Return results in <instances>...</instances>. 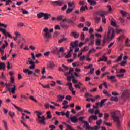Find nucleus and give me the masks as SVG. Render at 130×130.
<instances>
[{"label":"nucleus","mask_w":130,"mask_h":130,"mask_svg":"<svg viewBox=\"0 0 130 130\" xmlns=\"http://www.w3.org/2000/svg\"><path fill=\"white\" fill-rule=\"evenodd\" d=\"M115 36V31L113 28L109 26L108 27V34L106 37H104V40L103 42V46H104L105 43H106V40L111 41L114 38Z\"/></svg>","instance_id":"f257e3e1"},{"label":"nucleus","mask_w":130,"mask_h":130,"mask_svg":"<svg viewBox=\"0 0 130 130\" xmlns=\"http://www.w3.org/2000/svg\"><path fill=\"white\" fill-rule=\"evenodd\" d=\"M111 115L112 118L116 123L117 128L119 129V128H120V126H121V123L120 122V120L119 119V116H120V112L118 111H114L111 113Z\"/></svg>","instance_id":"f03ea898"},{"label":"nucleus","mask_w":130,"mask_h":130,"mask_svg":"<svg viewBox=\"0 0 130 130\" xmlns=\"http://www.w3.org/2000/svg\"><path fill=\"white\" fill-rule=\"evenodd\" d=\"M78 41H75L74 42H72L70 43V51L68 52V54L66 55L65 58H70V57H72V55L71 54V53L72 51L74 50L73 48H75V47H77L78 46Z\"/></svg>","instance_id":"7ed1b4c3"},{"label":"nucleus","mask_w":130,"mask_h":130,"mask_svg":"<svg viewBox=\"0 0 130 130\" xmlns=\"http://www.w3.org/2000/svg\"><path fill=\"white\" fill-rule=\"evenodd\" d=\"M43 32L45 33L43 34L44 38L46 39V41H48V38H50L51 37V34L49 33L53 32V28H51L48 30V28L47 27L45 28V29H43Z\"/></svg>","instance_id":"20e7f679"},{"label":"nucleus","mask_w":130,"mask_h":130,"mask_svg":"<svg viewBox=\"0 0 130 130\" xmlns=\"http://www.w3.org/2000/svg\"><path fill=\"white\" fill-rule=\"evenodd\" d=\"M23 72L25 73V74H28V75H34L35 77H38V75L36 74H39L40 73V70L38 69H36L35 70V72H33V71L30 70L29 69H24L23 70Z\"/></svg>","instance_id":"39448f33"},{"label":"nucleus","mask_w":130,"mask_h":130,"mask_svg":"<svg viewBox=\"0 0 130 130\" xmlns=\"http://www.w3.org/2000/svg\"><path fill=\"white\" fill-rule=\"evenodd\" d=\"M5 86L6 88V89L10 92H11V93H12V94H15L16 90H17V87H16L15 85H13V87L11 89V88L9 87H11L12 86V83H6L5 84Z\"/></svg>","instance_id":"423d86ee"},{"label":"nucleus","mask_w":130,"mask_h":130,"mask_svg":"<svg viewBox=\"0 0 130 130\" xmlns=\"http://www.w3.org/2000/svg\"><path fill=\"white\" fill-rule=\"evenodd\" d=\"M108 14H109V12H108V11H105L101 10L94 13L93 15L95 17H97V16H101V17H103V16H106V15H108Z\"/></svg>","instance_id":"0eeeda50"},{"label":"nucleus","mask_w":130,"mask_h":130,"mask_svg":"<svg viewBox=\"0 0 130 130\" xmlns=\"http://www.w3.org/2000/svg\"><path fill=\"white\" fill-rule=\"evenodd\" d=\"M26 64L28 66L30 64V66L29 67V69L30 70H34L35 69V62L33 61V59H31V58H28V60L26 61Z\"/></svg>","instance_id":"6e6552de"},{"label":"nucleus","mask_w":130,"mask_h":130,"mask_svg":"<svg viewBox=\"0 0 130 130\" xmlns=\"http://www.w3.org/2000/svg\"><path fill=\"white\" fill-rule=\"evenodd\" d=\"M45 117L44 116H40V115H38V118L37 120L39 123H41L42 124H45Z\"/></svg>","instance_id":"1a4fd4ad"},{"label":"nucleus","mask_w":130,"mask_h":130,"mask_svg":"<svg viewBox=\"0 0 130 130\" xmlns=\"http://www.w3.org/2000/svg\"><path fill=\"white\" fill-rule=\"evenodd\" d=\"M122 98L124 99L130 98V90H125L123 92Z\"/></svg>","instance_id":"9d476101"},{"label":"nucleus","mask_w":130,"mask_h":130,"mask_svg":"<svg viewBox=\"0 0 130 130\" xmlns=\"http://www.w3.org/2000/svg\"><path fill=\"white\" fill-rule=\"evenodd\" d=\"M50 4L51 5H52V6H62V2H61L60 0L55 1H50Z\"/></svg>","instance_id":"9b49d317"},{"label":"nucleus","mask_w":130,"mask_h":130,"mask_svg":"<svg viewBox=\"0 0 130 130\" xmlns=\"http://www.w3.org/2000/svg\"><path fill=\"white\" fill-rule=\"evenodd\" d=\"M90 42L88 43V45H93L94 42L95 41V36L93 34H91L90 37Z\"/></svg>","instance_id":"f8f14e48"},{"label":"nucleus","mask_w":130,"mask_h":130,"mask_svg":"<svg viewBox=\"0 0 130 130\" xmlns=\"http://www.w3.org/2000/svg\"><path fill=\"white\" fill-rule=\"evenodd\" d=\"M97 119H98V117H97V116L91 115L88 118V122L89 123H91L93 120H97Z\"/></svg>","instance_id":"ddd939ff"},{"label":"nucleus","mask_w":130,"mask_h":130,"mask_svg":"<svg viewBox=\"0 0 130 130\" xmlns=\"http://www.w3.org/2000/svg\"><path fill=\"white\" fill-rule=\"evenodd\" d=\"M70 119L71 122H73V123H76V122H78V118L75 116L70 117Z\"/></svg>","instance_id":"4468645a"},{"label":"nucleus","mask_w":130,"mask_h":130,"mask_svg":"<svg viewBox=\"0 0 130 130\" xmlns=\"http://www.w3.org/2000/svg\"><path fill=\"white\" fill-rule=\"evenodd\" d=\"M80 34L78 33L77 31H73L71 33V36L74 37V38H78L79 37Z\"/></svg>","instance_id":"2eb2a0df"},{"label":"nucleus","mask_w":130,"mask_h":130,"mask_svg":"<svg viewBox=\"0 0 130 130\" xmlns=\"http://www.w3.org/2000/svg\"><path fill=\"white\" fill-rule=\"evenodd\" d=\"M107 79L109 80H111L112 83L115 82L116 80L115 79V76H107Z\"/></svg>","instance_id":"dca6fc26"},{"label":"nucleus","mask_w":130,"mask_h":130,"mask_svg":"<svg viewBox=\"0 0 130 130\" xmlns=\"http://www.w3.org/2000/svg\"><path fill=\"white\" fill-rule=\"evenodd\" d=\"M61 114L62 116H64V115H66V117L69 118V116H70V111H67L66 113L62 111L61 112Z\"/></svg>","instance_id":"f3484780"},{"label":"nucleus","mask_w":130,"mask_h":130,"mask_svg":"<svg viewBox=\"0 0 130 130\" xmlns=\"http://www.w3.org/2000/svg\"><path fill=\"white\" fill-rule=\"evenodd\" d=\"M50 17H51V14L44 13V20H48Z\"/></svg>","instance_id":"a211bd4d"},{"label":"nucleus","mask_w":130,"mask_h":130,"mask_svg":"<svg viewBox=\"0 0 130 130\" xmlns=\"http://www.w3.org/2000/svg\"><path fill=\"white\" fill-rule=\"evenodd\" d=\"M46 115L47 117L46 118L47 119H50L52 117V115H51V112L50 111H48L46 112Z\"/></svg>","instance_id":"6ab92c4d"},{"label":"nucleus","mask_w":130,"mask_h":130,"mask_svg":"<svg viewBox=\"0 0 130 130\" xmlns=\"http://www.w3.org/2000/svg\"><path fill=\"white\" fill-rule=\"evenodd\" d=\"M57 98L58 99V102L60 101H62V100H63V99H64V95H61L60 94H59L57 96Z\"/></svg>","instance_id":"aec40b11"},{"label":"nucleus","mask_w":130,"mask_h":130,"mask_svg":"<svg viewBox=\"0 0 130 130\" xmlns=\"http://www.w3.org/2000/svg\"><path fill=\"white\" fill-rule=\"evenodd\" d=\"M107 99H105L103 100H102L101 101V102H98V103H99V105H100V107H102L103 106V104H104V102H105V101H107Z\"/></svg>","instance_id":"412c9836"},{"label":"nucleus","mask_w":130,"mask_h":130,"mask_svg":"<svg viewBox=\"0 0 130 130\" xmlns=\"http://www.w3.org/2000/svg\"><path fill=\"white\" fill-rule=\"evenodd\" d=\"M87 2L90 4L91 6H95V5H97V2H96L95 0H87Z\"/></svg>","instance_id":"4be33fe9"},{"label":"nucleus","mask_w":130,"mask_h":130,"mask_svg":"<svg viewBox=\"0 0 130 130\" xmlns=\"http://www.w3.org/2000/svg\"><path fill=\"white\" fill-rule=\"evenodd\" d=\"M123 56V54H121L120 55L116 60V61L117 62H119V61H121V60H122V57Z\"/></svg>","instance_id":"5701e85b"},{"label":"nucleus","mask_w":130,"mask_h":130,"mask_svg":"<svg viewBox=\"0 0 130 130\" xmlns=\"http://www.w3.org/2000/svg\"><path fill=\"white\" fill-rule=\"evenodd\" d=\"M81 86H83V84H82V83L81 82H79L78 83H77V84H75L74 85L75 88H79V89H81Z\"/></svg>","instance_id":"b1692460"},{"label":"nucleus","mask_w":130,"mask_h":130,"mask_svg":"<svg viewBox=\"0 0 130 130\" xmlns=\"http://www.w3.org/2000/svg\"><path fill=\"white\" fill-rule=\"evenodd\" d=\"M25 121H26V119H24V120L22 119L20 121H21V123H22V124H23L24 126H25L27 128H28V129L30 128V127H29V126H28V125H27L25 123Z\"/></svg>","instance_id":"393cba45"},{"label":"nucleus","mask_w":130,"mask_h":130,"mask_svg":"<svg viewBox=\"0 0 130 130\" xmlns=\"http://www.w3.org/2000/svg\"><path fill=\"white\" fill-rule=\"evenodd\" d=\"M51 51L52 53H56V52L58 53V48L57 47H54Z\"/></svg>","instance_id":"a878e982"},{"label":"nucleus","mask_w":130,"mask_h":130,"mask_svg":"<svg viewBox=\"0 0 130 130\" xmlns=\"http://www.w3.org/2000/svg\"><path fill=\"white\" fill-rule=\"evenodd\" d=\"M63 15H59L57 17L56 20L58 22H60V21H62V19H63Z\"/></svg>","instance_id":"bb28decb"},{"label":"nucleus","mask_w":130,"mask_h":130,"mask_svg":"<svg viewBox=\"0 0 130 130\" xmlns=\"http://www.w3.org/2000/svg\"><path fill=\"white\" fill-rule=\"evenodd\" d=\"M64 52V48L63 47H60L58 50V54H59V53H63Z\"/></svg>","instance_id":"cd10ccee"},{"label":"nucleus","mask_w":130,"mask_h":130,"mask_svg":"<svg viewBox=\"0 0 130 130\" xmlns=\"http://www.w3.org/2000/svg\"><path fill=\"white\" fill-rule=\"evenodd\" d=\"M71 75H72L71 76H67V80L68 81V82H71V80H72V79H74V78H75L74 75H73V73H72Z\"/></svg>","instance_id":"c85d7f7f"},{"label":"nucleus","mask_w":130,"mask_h":130,"mask_svg":"<svg viewBox=\"0 0 130 130\" xmlns=\"http://www.w3.org/2000/svg\"><path fill=\"white\" fill-rule=\"evenodd\" d=\"M6 65L4 62H0V71L1 70H5Z\"/></svg>","instance_id":"c756f323"},{"label":"nucleus","mask_w":130,"mask_h":130,"mask_svg":"<svg viewBox=\"0 0 130 130\" xmlns=\"http://www.w3.org/2000/svg\"><path fill=\"white\" fill-rule=\"evenodd\" d=\"M12 105L14 106V107L18 110V111H20V112H23V109H22L21 108L16 106L14 104H12Z\"/></svg>","instance_id":"7c9ffc66"},{"label":"nucleus","mask_w":130,"mask_h":130,"mask_svg":"<svg viewBox=\"0 0 130 130\" xmlns=\"http://www.w3.org/2000/svg\"><path fill=\"white\" fill-rule=\"evenodd\" d=\"M60 26H61V28H63V29H68V28H69V26H68L66 24H62V23H61V22L60 23Z\"/></svg>","instance_id":"2f4dec72"},{"label":"nucleus","mask_w":130,"mask_h":130,"mask_svg":"<svg viewBox=\"0 0 130 130\" xmlns=\"http://www.w3.org/2000/svg\"><path fill=\"white\" fill-rule=\"evenodd\" d=\"M44 13L43 12H40L37 14V17L39 18V19H40L42 18V17H44Z\"/></svg>","instance_id":"473e14b6"},{"label":"nucleus","mask_w":130,"mask_h":130,"mask_svg":"<svg viewBox=\"0 0 130 130\" xmlns=\"http://www.w3.org/2000/svg\"><path fill=\"white\" fill-rule=\"evenodd\" d=\"M74 71V69L73 68H70V70L69 72L65 73V76H68V75H70Z\"/></svg>","instance_id":"72a5a7b5"},{"label":"nucleus","mask_w":130,"mask_h":130,"mask_svg":"<svg viewBox=\"0 0 130 130\" xmlns=\"http://www.w3.org/2000/svg\"><path fill=\"white\" fill-rule=\"evenodd\" d=\"M93 107L94 108V109H98V108H99V107H100V105L99 104V103L97 102L95 104V105H93Z\"/></svg>","instance_id":"f704fd0d"},{"label":"nucleus","mask_w":130,"mask_h":130,"mask_svg":"<svg viewBox=\"0 0 130 130\" xmlns=\"http://www.w3.org/2000/svg\"><path fill=\"white\" fill-rule=\"evenodd\" d=\"M69 8H71V7H74L75 6V3L73 2H68V3Z\"/></svg>","instance_id":"c9c22d12"},{"label":"nucleus","mask_w":130,"mask_h":130,"mask_svg":"<svg viewBox=\"0 0 130 130\" xmlns=\"http://www.w3.org/2000/svg\"><path fill=\"white\" fill-rule=\"evenodd\" d=\"M111 100L112 101H118V98L117 96H112L111 98Z\"/></svg>","instance_id":"e433bc0d"},{"label":"nucleus","mask_w":130,"mask_h":130,"mask_svg":"<svg viewBox=\"0 0 130 130\" xmlns=\"http://www.w3.org/2000/svg\"><path fill=\"white\" fill-rule=\"evenodd\" d=\"M88 112L91 113V114H94V113H95V110H94V109L92 108H89Z\"/></svg>","instance_id":"4c0bfd02"},{"label":"nucleus","mask_w":130,"mask_h":130,"mask_svg":"<svg viewBox=\"0 0 130 130\" xmlns=\"http://www.w3.org/2000/svg\"><path fill=\"white\" fill-rule=\"evenodd\" d=\"M5 36L6 37L8 36L9 38H11V39H13V37L9 32H6V34L5 35Z\"/></svg>","instance_id":"58836bf2"},{"label":"nucleus","mask_w":130,"mask_h":130,"mask_svg":"<svg viewBox=\"0 0 130 130\" xmlns=\"http://www.w3.org/2000/svg\"><path fill=\"white\" fill-rule=\"evenodd\" d=\"M94 20L95 21V23H99V21H100V20H101V18L100 17L95 16L94 18Z\"/></svg>","instance_id":"ea45409f"},{"label":"nucleus","mask_w":130,"mask_h":130,"mask_svg":"<svg viewBox=\"0 0 130 130\" xmlns=\"http://www.w3.org/2000/svg\"><path fill=\"white\" fill-rule=\"evenodd\" d=\"M86 9H88L86 5H85V7L82 6L81 8H80V11H81V12H82L83 11H86Z\"/></svg>","instance_id":"a19ab883"},{"label":"nucleus","mask_w":130,"mask_h":130,"mask_svg":"<svg viewBox=\"0 0 130 130\" xmlns=\"http://www.w3.org/2000/svg\"><path fill=\"white\" fill-rule=\"evenodd\" d=\"M89 50V47L85 46L83 48V49L81 50V51L83 52L84 51H88Z\"/></svg>","instance_id":"79ce46f5"},{"label":"nucleus","mask_w":130,"mask_h":130,"mask_svg":"<svg viewBox=\"0 0 130 130\" xmlns=\"http://www.w3.org/2000/svg\"><path fill=\"white\" fill-rule=\"evenodd\" d=\"M107 8L108 10V12H109V14L111 12H112V8H111V6H110V5H108L107 6Z\"/></svg>","instance_id":"37998d69"},{"label":"nucleus","mask_w":130,"mask_h":130,"mask_svg":"<svg viewBox=\"0 0 130 130\" xmlns=\"http://www.w3.org/2000/svg\"><path fill=\"white\" fill-rule=\"evenodd\" d=\"M3 122L4 123V127H5V129L8 130V125H7V122L5 120H3Z\"/></svg>","instance_id":"c03bdc74"},{"label":"nucleus","mask_w":130,"mask_h":130,"mask_svg":"<svg viewBox=\"0 0 130 130\" xmlns=\"http://www.w3.org/2000/svg\"><path fill=\"white\" fill-rule=\"evenodd\" d=\"M102 21L103 23H104V24H106V19L105 18V16H102Z\"/></svg>","instance_id":"a18cd8bd"},{"label":"nucleus","mask_w":130,"mask_h":130,"mask_svg":"<svg viewBox=\"0 0 130 130\" xmlns=\"http://www.w3.org/2000/svg\"><path fill=\"white\" fill-rule=\"evenodd\" d=\"M9 115H10V116H11V117L13 118V117L15 116V112H9Z\"/></svg>","instance_id":"49530a36"},{"label":"nucleus","mask_w":130,"mask_h":130,"mask_svg":"<svg viewBox=\"0 0 130 130\" xmlns=\"http://www.w3.org/2000/svg\"><path fill=\"white\" fill-rule=\"evenodd\" d=\"M67 22L69 24H71V25H74V24H75V22H73V20H72V19H67Z\"/></svg>","instance_id":"de8ad7c7"},{"label":"nucleus","mask_w":130,"mask_h":130,"mask_svg":"<svg viewBox=\"0 0 130 130\" xmlns=\"http://www.w3.org/2000/svg\"><path fill=\"white\" fill-rule=\"evenodd\" d=\"M109 117V114L107 113H105L104 114V118L105 119V120H107L108 118Z\"/></svg>","instance_id":"09e8293b"},{"label":"nucleus","mask_w":130,"mask_h":130,"mask_svg":"<svg viewBox=\"0 0 130 130\" xmlns=\"http://www.w3.org/2000/svg\"><path fill=\"white\" fill-rule=\"evenodd\" d=\"M82 123H85V126H86V127H88V126H90V125H89V123H88V122L86 121H82Z\"/></svg>","instance_id":"8fccbe9b"},{"label":"nucleus","mask_w":130,"mask_h":130,"mask_svg":"<svg viewBox=\"0 0 130 130\" xmlns=\"http://www.w3.org/2000/svg\"><path fill=\"white\" fill-rule=\"evenodd\" d=\"M127 63V61H122L120 64L121 66H122V67H123L124 66H125V64H126V63Z\"/></svg>","instance_id":"3c124183"},{"label":"nucleus","mask_w":130,"mask_h":130,"mask_svg":"<svg viewBox=\"0 0 130 130\" xmlns=\"http://www.w3.org/2000/svg\"><path fill=\"white\" fill-rule=\"evenodd\" d=\"M81 40L85 39V34L84 32H82L81 34Z\"/></svg>","instance_id":"603ef678"},{"label":"nucleus","mask_w":130,"mask_h":130,"mask_svg":"<svg viewBox=\"0 0 130 130\" xmlns=\"http://www.w3.org/2000/svg\"><path fill=\"white\" fill-rule=\"evenodd\" d=\"M86 118L84 116H81L79 118H78V120L79 121H82L83 122V120H84V119H85Z\"/></svg>","instance_id":"864d4df0"},{"label":"nucleus","mask_w":130,"mask_h":130,"mask_svg":"<svg viewBox=\"0 0 130 130\" xmlns=\"http://www.w3.org/2000/svg\"><path fill=\"white\" fill-rule=\"evenodd\" d=\"M2 60H6L7 59V54L5 53V55L1 57Z\"/></svg>","instance_id":"5fc2aeb1"},{"label":"nucleus","mask_w":130,"mask_h":130,"mask_svg":"<svg viewBox=\"0 0 130 130\" xmlns=\"http://www.w3.org/2000/svg\"><path fill=\"white\" fill-rule=\"evenodd\" d=\"M66 40H67V38H63L59 40L58 42H59V43H61L62 42H63V41H66Z\"/></svg>","instance_id":"6e6d98bb"},{"label":"nucleus","mask_w":130,"mask_h":130,"mask_svg":"<svg viewBox=\"0 0 130 130\" xmlns=\"http://www.w3.org/2000/svg\"><path fill=\"white\" fill-rule=\"evenodd\" d=\"M77 26L78 28H79V29H81V28H84V24L80 23L77 25Z\"/></svg>","instance_id":"4d7b16f0"},{"label":"nucleus","mask_w":130,"mask_h":130,"mask_svg":"<svg viewBox=\"0 0 130 130\" xmlns=\"http://www.w3.org/2000/svg\"><path fill=\"white\" fill-rule=\"evenodd\" d=\"M22 4H24V1H19L16 3V5L17 6H21V5H22Z\"/></svg>","instance_id":"13d9d810"},{"label":"nucleus","mask_w":130,"mask_h":130,"mask_svg":"<svg viewBox=\"0 0 130 130\" xmlns=\"http://www.w3.org/2000/svg\"><path fill=\"white\" fill-rule=\"evenodd\" d=\"M85 58H86V56H82V57H80L79 60L80 61H83V60H85Z\"/></svg>","instance_id":"bf43d9fd"},{"label":"nucleus","mask_w":130,"mask_h":130,"mask_svg":"<svg viewBox=\"0 0 130 130\" xmlns=\"http://www.w3.org/2000/svg\"><path fill=\"white\" fill-rule=\"evenodd\" d=\"M7 68H8V70H10V69H12V64H10V62H8L7 63Z\"/></svg>","instance_id":"052dcab7"},{"label":"nucleus","mask_w":130,"mask_h":130,"mask_svg":"<svg viewBox=\"0 0 130 130\" xmlns=\"http://www.w3.org/2000/svg\"><path fill=\"white\" fill-rule=\"evenodd\" d=\"M66 127L68 128L69 130H75L74 129L72 128V126H71L69 125L66 124Z\"/></svg>","instance_id":"680f3d73"},{"label":"nucleus","mask_w":130,"mask_h":130,"mask_svg":"<svg viewBox=\"0 0 130 130\" xmlns=\"http://www.w3.org/2000/svg\"><path fill=\"white\" fill-rule=\"evenodd\" d=\"M121 14H122V15H123V17L126 16V12H125L123 10H121Z\"/></svg>","instance_id":"e2e57ef3"},{"label":"nucleus","mask_w":130,"mask_h":130,"mask_svg":"<svg viewBox=\"0 0 130 130\" xmlns=\"http://www.w3.org/2000/svg\"><path fill=\"white\" fill-rule=\"evenodd\" d=\"M0 31L3 33L4 35L7 33V32H6V29H4L2 28H0Z\"/></svg>","instance_id":"0e129e2a"},{"label":"nucleus","mask_w":130,"mask_h":130,"mask_svg":"<svg viewBox=\"0 0 130 130\" xmlns=\"http://www.w3.org/2000/svg\"><path fill=\"white\" fill-rule=\"evenodd\" d=\"M85 97H93V95L89 93V92H86Z\"/></svg>","instance_id":"69168bd1"},{"label":"nucleus","mask_w":130,"mask_h":130,"mask_svg":"<svg viewBox=\"0 0 130 130\" xmlns=\"http://www.w3.org/2000/svg\"><path fill=\"white\" fill-rule=\"evenodd\" d=\"M100 128V126H93V130H98Z\"/></svg>","instance_id":"338daca9"},{"label":"nucleus","mask_w":130,"mask_h":130,"mask_svg":"<svg viewBox=\"0 0 130 130\" xmlns=\"http://www.w3.org/2000/svg\"><path fill=\"white\" fill-rule=\"evenodd\" d=\"M86 129L94 130V127L88 126L86 127Z\"/></svg>","instance_id":"774afa93"}]
</instances>
